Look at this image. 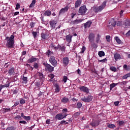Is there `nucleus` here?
<instances>
[{
  "label": "nucleus",
  "mask_w": 130,
  "mask_h": 130,
  "mask_svg": "<svg viewBox=\"0 0 130 130\" xmlns=\"http://www.w3.org/2000/svg\"><path fill=\"white\" fill-rule=\"evenodd\" d=\"M81 4H82V1L81 0H77L75 4V8H79L80 6H81Z\"/></svg>",
  "instance_id": "5701e85b"
},
{
  "label": "nucleus",
  "mask_w": 130,
  "mask_h": 130,
  "mask_svg": "<svg viewBox=\"0 0 130 130\" xmlns=\"http://www.w3.org/2000/svg\"><path fill=\"white\" fill-rule=\"evenodd\" d=\"M114 58L115 60H118V59H122L121 55L118 53L114 54Z\"/></svg>",
  "instance_id": "2eb2a0df"
},
{
  "label": "nucleus",
  "mask_w": 130,
  "mask_h": 130,
  "mask_svg": "<svg viewBox=\"0 0 130 130\" xmlns=\"http://www.w3.org/2000/svg\"><path fill=\"white\" fill-rule=\"evenodd\" d=\"M62 62L64 66H68V64H69V57H64L62 59Z\"/></svg>",
  "instance_id": "dca6fc26"
},
{
  "label": "nucleus",
  "mask_w": 130,
  "mask_h": 130,
  "mask_svg": "<svg viewBox=\"0 0 130 130\" xmlns=\"http://www.w3.org/2000/svg\"><path fill=\"white\" fill-rule=\"evenodd\" d=\"M107 3V1H104L102 4L100 6H93L91 10L94 12V13H100V12H102L104 9H105L106 7V4Z\"/></svg>",
  "instance_id": "f03ea898"
},
{
  "label": "nucleus",
  "mask_w": 130,
  "mask_h": 130,
  "mask_svg": "<svg viewBox=\"0 0 130 130\" xmlns=\"http://www.w3.org/2000/svg\"><path fill=\"white\" fill-rule=\"evenodd\" d=\"M5 40L7 41L6 47L7 48H14L15 36L11 35L10 37H6Z\"/></svg>",
  "instance_id": "f257e3e1"
},
{
  "label": "nucleus",
  "mask_w": 130,
  "mask_h": 130,
  "mask_svg": "<svg viewBox=\"0 0 130 130\" xmlns=\"http://www.w3.org/2000/svg\"><path fill=\"white\" fill-rule=\"evenodd\" d=\"M58 47H59V45L56 46L53 44V43H51L50 45V48H52V49H54V50H57V49H58Z\"/></svg>",
  "instance_id": "aec40b11"
},
{
  "label": "nucleus",
  "mask_w": 130,
  "mask_h": 130,
  "mask_svg": "<svg viewBox=\"0 0 130 130\" xmlns=\"http://www.w3.org/2000/svg\"><path fill=\"white\" fill-rule=\"evenodd\" d=\"M32 34L34 36V38H35L37 36V32L36 31H32Z\"/></svg>",
  "instance_id": "3c124183"
},
{
  "label": "nucleus",
  "mask_w": 130,
  "mask_h": 130,
  "mask_svg": "<svg viewBox=\"0 0 130 130\" xmlns=\"http://www.w3.org/2000/svg\"><path fill=\"white\" fill-rule=\"evenodd\" d=\"M100 38H101V36L99 35V34H98L97 37L95 39V42L96 43H99V42H101V41H100Z\"/></svg>",
  "instance_id": "bb28decb"
},
{
  "label": "nucleus",
  "mask_w": 130,
  "mask_h": 130,
  "mask_svg": "<svg viewBox=\"0 0 130 130\" xmlns=\"http://www.w3.org/2000/svg\"><path fill=\"white\" fill-rule=\"evenodd\" d=\"M67 81H68V77L67 76H64L63 78V81L64 83H67Z\"/></svg>",
  "instance_id": "603ef678"
},
{
  "label": "nucleus",
  "mask_w": 130,
  "mask_h": 130,
  "mask_svg": "<svg viewBox=\"0 0 130 130\" xmlns=\"http://www.w3.org/2000/svg\"><path fill=\"white\" fill-rule=\"evenodd\" d=\"M36 60H37V58L35 57H31L27 61L28 62L32 63V62H34L35 61H36Z\"/></svg>",
  "instance_id": "a878e982"
},
{
  "label": "nucleus",
  "mask_w": 130,
  "mask_h": 130,
  "mask_svg": "<svg viewBox=\"0 0 130 130\" xmlns=\"http://www.w3.org/2000/svg\"><path fill=\"white\" fill-rule=\"evenodd\" d=\"M38 76H39L40 79H42V81L41 82H42V84H43V80H44V77L43 76V74L40 72H39L37 73Z\"/></svg>",
  "instance_id": "4be33fe9"
},
{
  "label": "nucleus",
  "mask_w": 130,
  "mask_h": 130,
  "mask_svg": "<svg viewBox=\"0 0 130 130\" xmlns=\"http://www.w3.org/2000/svg\"><path fill=\"white\" fill-rule=\"evenodd\" d=\"M46 124H50V119H47L46 121Z\"/></svg>",
  "instance_id": "680f3d73"
},
{
  "label": "nucleus",
  "mask_w": 130,
  "mask_h": 130,
  "mask_svg": "<svg viewBox=\"0 0 130 130\" xmlns=\"http://www.w3.org/2000/svg\"><path fill=\"white\" fill-rule=\"evenodd\" d=\"M67 116H68V114H67L59 113L56 115L55 118L56 119H58V120H61V119L66 118Z\"/></svg>",
  "instance_id": "423d86ee"
},
{
  "label": "nucleus",
  "mask_w": 130,
  "mask_h": 130,
  "mask_svg": "<svg viewBox=\"0 0 130 130\" xmlns=\"http://www.w3.org/2000/svg\"><path fill=\"white\" fill-rule=\"evenodd\" d=\"M58 48L61 51H64V46H59L58 47Z\"/></svg>",
  "instance_id": "ea45409f"
},
{
  "label": "nucleus",
  "mask_w": 130,
  "mask_h": 130,
  "mask_svg": "<svg viewBox=\"0 0 130 130\" xmlns=\"http://www.w3.org/2000/svg\"><path fill=\"white\" fill-rule=\"evenodd\" d=\"M55 92L56 93H58V92H59V90H60L59 89V86H58L57 84H55Z\"/></svg>",
  "instance_id": "cd10ccee"
},
{
  "label": "nucleus",
  "mask_w": 130,
  "mask_h": 130,
  "mask_svg": "<svg viewBox=\"0 0 130 130\" xmlns=\"http://www.w3.org/2000/svg\"><path fill=\"white\" fill-rule=\"evenodd\" d=\"M115 39L116 42H117V43H118L119 44H120V43H121V41L119 39V38H118V37H116L115 38Z\"/></svg>",
  "instance_id": "c9c22d12"
},
{
  "label": "nucleus",
  "mask_w": 130,
  "mask_h": 130,
  "mask_svg": "<svg viewBox=\"0 0 130 130\" xmlns=\"http://www.w3.org/2000/svg\"><path fill=\"white\" fill-rule=\"evenodd\" d=\"M20 4L17 3V4H16V8H15V10H19V9H20Z\"/></svg>",
  "instance_id": "864d4df0"
},
{
  "label": "nucleus",
  "mask_w": 130,
  "mask_h": 130,
  "mask_svg": "<svg viewBox=\"0 0 130 130\" xmlns=\"http://www.w3.org/2000/svg\"><path fill=\"white\" fill-rule=\"evenodd\" d=\"M81 22H83V19H76L75 20L71 21V24L72 25H77L78 24H80Z\"/></svg>",
  "instance_id": "f8f14e48"
},
{
  "label": "nucleus",
  "mask_w": 130,
  "mask_h": 130,
  "mask_svg": "<svg viewBox=\"0 0 130 130\" xmlns=\"http://www.w3.org/2000/svg\"><path fill=\"white\" fill-rule=\"evenodd\" d=\"M48 55H51L52 54V52L50 51V50H48L47 52Z\"/></svg>",
  "instance_id": "0e129e2a"
},
{
  "label": "nucleus",
  "mask_w": 130,
  "mask_h": 130,
  "mask_svg": "<svg viewBox=\"0 0 130 130\" xmlns=\"http://www.w3.org/2000/svg\"><path fill=\"white\" fill-rule=\"evenodd\" d=\"M4 112L6 113V112H10V111H11V108H4Z\"/></svg>",
  "instance_id": "a19ab883"
},
{
  "label": "nucleus",
  "mask_w": 130,
  "mask_h": 130,
  "mask_svg": "<svg viewBox=\"0 0 130 130\" xmlns=\"http://www.w3.org/2000/svg\"><path fill=\"white\" fill-rule=\"evenodd\" d=\"M127 78H130V72L122 77V80L126 79Z\"/></svg>",
  "instance_id": "c85d7f7f"
},
{
  "label": "nucleus",
  "mask_w": 130,
  "mask_h": 130,
  "mask_svg": "<svg viewBox=\"0 0 130 130\" xmlns=\"http://www.w3.org/2000/svg\"><path fill=\"white\" fill-rule=\"evenodd\" d=\"M19 102H15L14 105H13V107H16L17 105H19Z\"/></svg>",
  "instance_id": "e2e57ef3"
},
{
  "label": "nucleus",
  "mask_w": 130,
  "mask_h": 130,
  "mask_svg": "<svg viewBox=\"0 0 130 130\" xmlns=\"http://www.w3.org/2000/svg\"><path fill=\"white\" fill-rule=\"evenodd\" d=\"M49 61L53 67H56L57 66V61L55 60L54 56H51L49 58Z\"/></svg>",
  "instance_id": "6e6552de"
},
{
  "label": "nucleus",
  "mask_w": 130,
  "mask_h": 130,
  "mask_svg": "<svg viewBox=\"0 0 130 130\" xmlns=\"http://www.w3.org/2000/svg\"><path fill=\"white\" fill-rule=\"evenodd\" d=\"M80 91H82V92H85V93H89V88H88L86 86H81L79 87Z\"/></svg>",
  "instance_id": "ddd939ff"
},
{
  "label": "nucleus",
  "mask_w": 130,
  "mask_h": 130,
  "mask_svg": "<svg viewBox=\"0 0 130 130\" xmlns=\"http://www.w3.org/2000/svg\"><path fill=\"white\" fill-rule=\"evenodd\" d=\"M124 25L125 27H129L130 26V21L128 20H125L124 21Z\"/></svg>",
  "instance_id": "393cba45"
},
{
  "label": "nucleus",
  "mask_w": 130,
  "mask_h": 130,
  "mask_svg": "<svg viewBox=\"0 0 130 130\" xmlns=\"http://www.w3.org/2000/svg\"><path fill=\"white\" fill-rule=\"evenodd\" d=\"M69 9L70 7L69 6H66L64 8H61L59 12V16L66 14L69 11Z\"/></svg>",
  "instance_id": "39448f33"
},
{
  "label": "nucleus",
  "mask_w": 130,
  "mask_h": 130,
  "mask_svg": "<svg viewBox=\"0 0 130 130\" xmlns=\"http://www.w3.org/2000/svg\"><path fill=\"white\" fill-rule=\"evenodd\" d=\"M3 86V88H8L10 86V83L7 82L6 84Z\"/></svg>",
  "instance_id": "09e8293b"
},
{
  "label": "nucleus",
  "mask_w": 130,
  "mask_h": 130,
  "mask_svg": "<svg viewBox=\"0 0 130 130\" xmlns=\"http://www.w3.org/2000/svg\"><path fill=\"white\" fill-rule=\"evenodd\" d=\"M34 68L35 69H36L37 70H38V68H39V66L38 65V63L35 62L34 64Z\"/></svg>",
  "instance_id": "4c0bfd02"
},
{
  "label": "nucleus",
  "mask_w": 130,
  "mask_h": 130,
  "mask_svg": "<svg viewBox=\"0 0 130 130\" xmlns=\"http://www.w3.org/2000/svg\"><path fill=\"white\" fill-rule=\"evenodd\" d=\"M91 25H92V22L91 21H87L84 24V26L85 29H87V28H90V27H91Z\"/></svg>",
  "instance_id": "f3484780"
},
{
  "label": "nucleus",
  "mask_w": 130,
  "mask_h": 130,
  "mask_svg": "<svg viewBox=\"0 0 130 130\" xmlns=\"http://www.w3.org/2000/svg\"><path fill=\"white\" fill-rule=\"evenodd\" d=\"M110 69L111 71H112V72H116V71H117V69H116V68L114 67H111L110 68Z\"/></svg>",
  "instance_id": "f704fd0d"
},
{
  "label": "nucleus",
  "mask_w": 130,
  "mask_h": 130,
  "mask_svg": "<svg viewBox=\"0 0 130 130\" xmlns=\"http://www.w3.org/2000/svg\"><path fill=\"white\" fill-rule=\"evenodd\" d=\"M115 26H116V21H113V22H110L108 27L109 29L112 30V29H113V27H115Z\"/></svg>",
  "instance_id": "9d476101"
},
{
  "label": "nucleus",
  "mask_w": 130,
  "mask_h": 130,
  "mask_svg": "<svg viewBox=\"0 0 130 130\" xmlns=\"http://www.w3.org/2000/svg\"><path fill=\"white\" fill-rule=\"evenodd\" d=\"M126 36H130V30L126 34Z\"/></svg>",
  "instance_id": "774afa93"
},
{
  "label": "nucleus",
  "mask_w": 130,
  "mask_h": 130,
  "mask_svg": "<svg viewBox=\"0 0 130 130\" xmlns=\"http://www.w3.org/2000/svg\"><path fill=\"white\" fill-rule=\"evenodd\" d=\"M123 123H124V121H120L119 122V125H120V126H121V125H122Z\"/></svg>",
  "instance_id": "13d9d810"
},
{
  "label": "nucleus",
  "mask_w": 130,
  "mask_h": 130,
  "mask_svg": "<svg viewBox=\"0 0 130 130\" xmlns=\"http://www.w3.org/2000/svg\"><path fill=\"white\" fill-rule=\"evenodd\" d=\"M89 42H94L95 39V35L93 33H90L88 37Z\"/></svg>",
  "instance_id": "9b49d317"
},
{
  "label": "nucleus",
  "mask_w": 130,
  "mask_h": 130,
  "mask_svg": "<svg viewBox=\"0 0 130 130\" xmlns=\"http://www.w3.org/2000/svg\"><path fill=\"white\" fill-rule=\"evenodd\" d=\"M49 24L52 29H55L56 24H57V21L54 20H51L49 22Z\"/></svg>",
  "instance_id": "1a4fd4ad"
},
{
  "label": "nucleus",
  "mask_w": 130,
  "mask_h": 130,
  "mask_svg": "<svg viewBox=\"0 0 130 130\" xmlns=\"http://www.w3.org/2000/svg\"><path fill=\"white\" fill-rule=\"evenodd\" d=\"M41 37H42V40H45L46 38H47V35L44 33H42Z\"/></svg>",
  "instance_id": "7c9ffc66"
},
{
  "label": "nucleus",
  "mask_w": 130,
  "mask_h": 130,
  "mask_svg": "<svg viewBox=\"0 0 130 130\" xmlns=\"http://www.w3.org/2000/svg\"><path fill=\"white\" fill-rule=\"evenodd\" d=\"M106 39L107 40V41H108V42H110V36H107L106 37Z\"/></svg>",
  "instance_id": "8fccbe9b"
},
{
  "label": "nucleus",
  "mask_w": 130,
  "mask_h": 130,
  "mask_svg": "<svg viewBox=\"0 0 130 130\" xmlns=\"http://www.w3.org/2000/svg\"><path fill=\"white\" fill-rule=\"evenodd\" d=\"M44 16H47V17H50L51 16V11L47 10L45 11Z\"/></svg>",
  "instance_id": "b1692460"
},
{
  "label": "nucleus",
  "mask_w": 130,
  "mask_h": 130,
  "mask_svg": "<svg viewBox=\"0 0 130 130\" xmlns=\"http://www.w3.org/2000/svg\"><path fill=\"white\" fill-rule=\"evenodd\" d=\"M30 25L31 28H34V26H35V23H34V22H31V23L30 24Z\"/></svg>",
  "instance_id": "bf43d9fd"
},
{
  "label": "nucleus",
  "mask_w": 130,
  "mask_h": 130,
  "mask_svg": "<svg viewBox=\"0 0 130 130\" xmlns=\"http://www.w3.org/2000/svg\"><path fill=\"white\" fill-rule=\"evenodd\" d=\"M108 127H109V128H114L115 125L113 124H111L108 125Z\"/></svg>",
  "instance_id": "c03bdc74"
},
{
  "label": "nucleus",
  "mask_w": 130,
  "mask_h": 130,
  "mask_svg": "<svg viewBox=\"0 0 130 130\" xmlns=\"http://www.w3.org/2000/svg\"><path fill=\"white\" fill-rule=\"evenodd\" d=\"M35 84L37 87H40V86H42V85L43 84V83L41 84L40 82H36Z\"/></svg>",
  "instance_id": "58836bf2"
},
{
  "label": "nucleus",
  "mask_w": 130,
  "mask_h": 130,
  "mask_svg": "<svg viewBox=\"0 0 130 130\" xmlns=\"http://www.w3.org/2000/svg\"><path fill=\"white\" fill-rule=\"evenodd\" d=\"M8 74L9 76H14L15 75V68L12 67L8 70Z\"/></svg>",
  "instance_id": "4468645a"
},
{
  "label": "nucleus",
  "mask_w": 130,
  "mask_h": 130,
  "mask_svg": "<svg viewBox=\"0 0 130 130\" xmlns=\"http://www.w3.org/2000/svg\"><path fill=\"white\" fill-rule=\"evenodd\" d=\"M28 82V78L25 77L23 76V84H27V82Z\"/></svg>",
  "instance_id": "72a5a7b5"
},
{
  "label": "nucleus",
  "mask_w": 130,
  "mask_h": 130,
  "mask_svg": "<svg viewBox=\"0 0 130 130\" xmlns=\"http://www.w3.org/2000/svg\"><path fill=\"white\" fill-rule=\"evenodd\" d=\"M36 4V0H32L31 2V3L29 5V8H33Z\"/></svg>",
  "instance_id": "473e14b6"
},
{
  "label": "nucleus",
  "mask_w": 130,
  "mask_h": 130,
  "mask_svg": "<svg viewBox=\"0 0 130 130\" xmlns=\"http://www.w3.org/2000/svg\"><path fill=\"white\" fill-rule=\"evenodd\" d=\"M6 130H16V128L14 126H9L6 128Z\"/></svg>",
  "instance_id": "e433bc0d"
},
{
  "label": "nucleus",
  "mask_w": 130,
  "mask_h": 130,
  "mask_svg": "<svg viewBox=\"0 0 130 130\" xmlns=\"http://www.w3.org/2000/svg\"><path fill=\"white\" fill-rule=\"evenodd\" d=\"M24 119H25V120H26V121L30 120V119H31V117L30 116H25L24 117Z\"/></svg>",
  "instance_id": "de8ad7c7"
},
{
  "label": "nucleus",
  "mask_w": 130,
  "mask_h": 130,
  "mask_svg": "<svg viewBox=\"0 0 130 130\" xmlns=\"http://www.w3.org/2000/svg\"><path fill=\"white\" fill-rule=\"evenodd\" d=\"M100 62H105V61H107V59L106 58H105L104 59L100 60Z\"/></svg>",
  "instance_id": "4d7b16f0"
},
{
  "label": "nucleus",
  "mask_w": 130,
  "mask_h": 130,
  "mask_svg": "<svg viewBox=\"0 0 130 130\" xmlns=\"http://www.w3.org/2000/svg\"><path fill=\"white\" fill-rule=\"evenodd\" d=\"M43 64L45 67V71H46L47 72H49L50 73H51V72H53V69H54V68L51 66L50 64H47L46 63H44Z\"/></svg>",
  "instance_id": "7ed1b4c3"
},
{
  "label": "nucleus",
  "mask_w": 130,
  "mask_h": 130,
  "mask_svg": "<svg viewBox=\"0 0 130 130\" xmlns=\"http://www.w3.org/2000/svg\"><path fill=\"white\" fill-rule=\"evenodd\" d=\"M98 54L100 57H102V56H104L105 55V53H104L103 51H100L99 52Z\"/></svg>",
  "instance_id": "2f4dec72"
},
{
  "label": "nucleus",
  "mask_w": 130,
  "mask_h": 130,
  "mask_svg": "<svg viewBox=\"0 0 130 130\" xmlns=\"http://www.w3.org/2000/svg\"><path fill=\"white\" fill-rule=\"evenodd\" d=\"M69 101V98H66L65 96H63L61 99V102H62V103H63V104H66L68 103Z\"/></svg>",
  "instance_id": "a211bd4d"
},
{
  "label": "nucleus",
  "mask_w": 130,
  "mask_h": 130,
  "mask_svg": "<svg viewBox=\"0 0 130 130\" xmlns=\"http://www.w3.org/2000/svg\"><path fill=\"white\" fill-rule=\"evenodd\" d=\"M93 100V96L91 95H89L86 98H81V101H83V102H91Z\"/></svg>",
  "instance_id": "0eeeda50"
},
{
  "label": "nucleus",
  "mask_w": 130,
  "mask_h": 130,
  "mask_svg": "<svg viewBox=\"0 0 130 130\" xmlns=\"http://www.w3.org/2000/svg\"><path fill=\"white\" fill-rule=\"evenodd\" d=\"M82 105H83V104H82V103L78 102L77 103V108H78V109L81 108L82 107Z\"/></svg>",
  "instance_id": "37998d69"
},
{
  "label": "nucleus",
  "mask_w": 130,
  "mask_h": 130,
  "mask_svg": "<svg viewBox=\"0 0 130 130\" xmlns=\"http://www.w3.org/2000/svg\"><path fill=\"white\" fill-rule=\"evenodd\" d=\"M25 103H26V102L25 101V100L24 99H21L20 100V104H25Z\"/></svg>",
  "instance_id": "6e6d98bb"
},
{
  "label": "nucleus",
  "mask_w": 130,
  "mask_h": 130,
  "mask_svg": "<svg viewBox=\"0 0 130 130\" xmlns=\"http://www.w3.org/2000/svg\"><path fill=\"white\" fill-rule=\"evenodd\" d=\"M62 114H67V112H68V109L67 108L63 109L62 110Z\"/></svg>",
  "instance_id": "a18cd8bd"
},
{
  "label": "nucleus",
  "mask_w": 130,
  "mask_h": 130,
  "mask_svg": "<svg viewBox=\"0 0 130 130\" xmlns=\"http://www.w3.org/2000/svg\"><path fill=\"white\" fill-rule=\"evenodd\" d=\"M87 12V8H86V6H81L79 9V15H85Z\"/></svg>",
  "instance_id": "20e7f679"
},
{
  "label": "nucleus",
  "mask_w": 130,
  "mask_h": 130,
  "mask_svg": "<svg viewBox=\"0 0 130 130\" xmlns=\"http://www.w3.org/2000/svg\"><path fill=\"white\" fill-rule=\"evenodd\" d=\"M77 74L78 75H81L82 74V72L80 69L77 70Z\"/></svg>",
  "instance_id": "69168bd1"
},
{
  "label": "nucleus",
  "mask_w": 130,
  "mask_h": 130,
  "mask_svg": "<svg viewBox=\"0 0 130 130\" xmlns=\"http://www.w3.org/2000/svg\"><path fill=\"white\" fill-rule=\"evenodd\" d=\"M85 50H86V47H85V46H83L80 53H84Z\"/></svg>",
  "instance_id": "79ce46f5"
},
{
  "label": "nucleus",
  "mask_w": 130,
  "mask_h": 130,
  "mask_svg": "<svg viewBox=\"0 0 130 130\" xmlns=\"http://www.w3.org/2000/svg\"><path fill=\"white\" fill-rule=\"evenodd\" d=\"M73 36L71 35H68L66 36V41L68 43H71L72 42V38Z\"/></svg>",
  "instance_id": "6ab92c4d"
},
{
  "label": "nucleus",
  "mask_w": 130,
  "mask_h": 130,
  "mask_svg": "<svg viewBox=\"0 0 130 130\" xmlns=\"http://www.w3.org/2000/svg\"><path fill=\"white\" fill-rule=\"evenodd\" d=\"M122 24V22H121V21H117V22H116V26H121Z\"/></svg>",
  "instance_id": "49530a36"
},
{
  "label": "nucleus",
  "mask_w": 130,
  "mask_h": 130,
  "mask_svg": "<svg viewBox=\"0 0 130 130\" xmlns=\"http://www.w3.org/2000/svg\"><path fill=\"white\" fill-rule=\"evenodd\" d=\"M19 123H22L23 124H27V122L25 120L20 121Z\"/></svg>",
  "instance_id": "5fc2aeb1"
},
{
  "label": "nucleus",
  "mask_w": 130,
  "mask_h": 130,
  "mask_svg": "<svg viewBox=\"0 0 130 130\" xmlns=\"http://www.w3.org/2000/svg\"><path fill=\"white\" fill-rule=\"evenodd\" d=\"M118 84V83H114L111 84L110 85V90H112V89H113V88H114V87H115L116 86H117Z\"/></svg>",
  "instance_id": "c756f323"
},
{
  "label": "nucleus",
  "mask_w": 130,
  "mask_h": 130,
  "mask_svg": "<svg viewBox=\"0 0 130 130\" xmlns=\"http://www.w3.org/2000/svg\"><path fill=\"white\" fill-rule=\"evenodd\" d=\"M15 118L16 119H20V118H21V117L20 115H17L15 117Z\"/></svg>",
  "instance_id": "338daca9"
},
{
  "label": "nucleus",
  "mask_w": 130,
  "mask_h": 130,
  "mask_svg": "<svg viewBox=\"0 0 130 130\" xmlns=\"http://www.w3.org/2000/svg\"><path fill=\"white\" fill-rule=\"evenodd\" d=\"M91 126H98L99 125V121H93L90 123Z\"/></svg>",
  "instance_id": "412c9836"
},
{
  "label": "nucleus",
  "mask_w": 130,
  "mask_h": 130,
  "mask_svg": "<svg viewBox=\"0 0 130 130\" xmlns=\"http://www.w3.org/2000/svg\"><path fill=\"white\" fill-rule=\"evenodd\" d=\"M119 104V101H117L114 102V105L115 106H118Z\"/></svg>",
  "instance_id": "052dcab7"
}]
</instances>
